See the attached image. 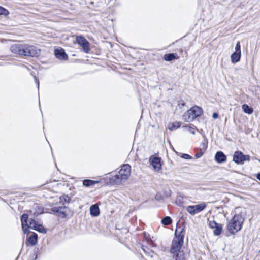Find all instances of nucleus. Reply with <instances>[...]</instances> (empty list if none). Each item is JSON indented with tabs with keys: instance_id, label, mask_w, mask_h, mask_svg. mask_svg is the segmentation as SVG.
<instances>
[{
	"instance_id": "1",
	"label": "nucleus",
	"mask_w": 260,
	"mask_h": 260,
	"mask_svg": "<svg viewBox=\"0 0 260 260\" xmlns=\"http://www.w3.org/2000/svg\"><path fill=\"white\" fill-rule=\"evenodd\" d=\"M11 51L15 54L35 57L40 54V50L28 44H15L11 46Z\"/></svg>"
},
{
	"instance_id": "2",
	"label": "nucleus",
	"mask_w": 260,
	"mask_h": 260,
	"mask_svg": "<svg viewBox=\"0 0 260 260\" xmlns=\"http://www.w3.org/2000/svg\"><path fill=\"white\" fill-rule=\"evenodd\" d=\"M131 167L128 164H124L121 167L119 171L111 176L110 182L113 185H119L126 181L131 174Z\"/></svg>"
},
{
	"instance_id": "3",
	"label": "nucleus",
	"mask_w": 260,
	"mask_h": 260,
	"mask_svg": "<svg viewBox=\"0 0 260 260\" xmlns=\"http://www.w3.org/2000/svg\"><path fill=\"white\" fill-rule=\"evenodd\" d=\"M244 220L241 214H235L227 224V230L231 234H234L241 229Z\"/></svg>"
},
{
	"instance_id": "4",
	"label": "nucleus",
	"mask_w": 260,
	"mask_h": 260,
	"mask_svg": "<svg viewBox=\"0 0 260 260\" xmlns=\"http://www.w3.org/2000/svg\"><path fill=\"white\" fill-rule=\"evenodd\" d=\"M203 112L202 109L197 106H195L187 110L183 115V118L185 121L190 122L196 118L200 116Z\"/></svg>"
},
{
	"instance_id": "5",
	"label": "nucleus",
	"mask_w": 260,
	"mask_h": 260,
	"mask_svg": "<svg viewBox=\"0 0 260 260\" xmlns=\"http://www.w3.org/2000/svg\"><path fill=\"white\" fill-rule=\"evenodd\" d=\"M175 237L172 241L170 249L172 254L181 252L182 251H180V249L184 242V236L180 234L178 235L177 230L175 231Z\"/></svg>"
},
{
	"instance_id": "6",
	"label": "nucleus",
	"mask_w": 260,
	"mask_h": 260,
	"mask_svg": "<svg viewBox=\"0 0 260 260\" xmlns=\"http://www.w3.org/2000/svg\"><path fill=\"white\" fill-rule=\"evenodd\" d=\"M207 205L205 203H202L198 205L189 206L187 207V211L191 215H194L205 209Z\"/></svg>"
},
{
	"instance_id": "7",
	"label": "nucleus",
	"mask_w": 260,
	"mask_h": 260,
	"mask_svg": "<svg viewBox=\"0 0 260 260\" xmlns=\"http://www.w3.org/2000/svg\"><path fill=\"white\" fill-rule=\"evenodd\" d=\"M34 220V219L30 218H28V215L26 214H24L21 216V225L23 231V232L25 234H27L29 232V230L30 229H31L30 226V223H31V221Z\"/></svg>"
},
{
	"instance_id": "8",
	"label": "nucleus",
	"mask_w": 260,
	"mask_h": 260,
	"mask_svg": "<svg viewBox=\"0 0 260 260\" xmlns=\"http://www.w3.org/2000/svg\"><path fill=\"white\" fill-rule=\"evenodd\" d=\"M249 161L250 156L244 155L240 151H236L233 155V161L236 164H243L245 161Z\"/></svg>"
},
{
	"instance_id": "9",
	"label": "nucleus",
	"mask_w": 260,
	"mask_h": 260,
	"mask_svg": "<svg viewBox=\"0 0 260 260\" xmlns=\"http://www.w3.org/2000/svg\"><path fill=\"white\" fill-rule=\"evenodd\" d=\"M76 41L77 43L82 47L85 52H89L90 50L89 44L84 37L81 36L77 37Z\"/></svg>"
},
{
	"instance_id": "10",
	"label": "nucleus",
	"mask_w": 260,
	"mask_h": 260,
	"mask_svg": "<svg viewBox=\"0 0 260 260\" xmlns=\"http://www.w3.org/2000/svg\"><path fill=\"white\" fill-rule=\"evenodd\" d=\"M151 163L155 171L159 172L161 170L160 158L154 157L150 159Z\"/></svg>"
},
{
	"instance_id": "11",
	"label": "nucleus",
	"mask_w": 260,
	"mask_h": 260,
	"mask_svg": "<svg viewBox=\"0 0 260 260\" xmlns=\"http://www.w3.org/2000/svg\"><path fill=\"white\" fill-rule=\"evenodd\" d=\"M31 223L29 225L31 229L35 230L41 233H46L47 231L46 229L41 224H38L35 220H31Z\"/></svg>"
},
{
	"instance_id": "12",
	"label": "nucleus",
	"mask_w": 260,
	"mask_h": 260,
	"mask_svg": "<svg viewBox=\"0 0 260 260\" xmlns=\"http://www.w3.org/2000/svg\"><path fill=\"white\" fill-rule=\"evenodd\" d=\"M55 55L56 58L60 60H67L68 56L66 54L64 49L62 48H57L55 50Z\"/></svg>"
},
{
	"instance_id": "13",
	"label": "nucleus",
	"mask_w": 260,
	"mask_h": 260,
	"mask_svg": "<svg viewBox=\"0 0 260 260\" xmlns=\"http://www.w3.org/2000/svg\"><path fill=\"white\" fill-rule=\"evenodd\" d=\"M215 159L218 163L225 162L226 159V156L221 151H218L215 155Z\"/></svg>"
},
{
	"instance_id": "14",
	"label": "nucleus",
	"mask_w": 260,
	"mask_h": 260,
	"mask_svg": "<svg viewBox=\"0 0 260 260\" xmlns=\"http://www.w3.org/2000/svg\"><path fill=\"white\" fill-rule=\"evenodd\" d=\"M65 210V207H54L51 209L52 212L59 213L62 218L67 216Z\"/></svg>"
},
{
	"instance_id": "15",
	"label": "nucleus",
	"mask_w": 260,
	"mask_h": 260,
	"mask_svg": "<svg viewBox=\"0 0 260 260\" xmlns=\"http://www.w3.org/2000/svg\"><path fill=\"white\" fill-rule=\"evenodd\" d=\"M90 212L92 216H98L100 214V210L99 206L96 204L91 206L90 208Z\"/></svg>"
},
{
	"instance_id": "16",
	"label": "nucleus",
	"mask_w": 260,
	"mask_h": 260,
	"mask_svg": "<svg viewBox=\"0 0 260 260\" xmlns=\"http://www.w3.org/2000/svg\"><path fill=\"white\" fill-rule=\"evenodd\" d=\"M241 58V53L238 52H234L231 56V61L233 63L238 62Z\"/></svg>"
},
{
	"instance_id": "17",
	"label": "nucleus",
	"mask_w": 260,
	"mask_h": 260,
	"mask_svg": "<svg viewBox=\"0 0 260 260\" xmlns=\"http://www.w3.org/2000/svg\"><path fill=\"white\" fill-rule=\"evenodd\" d=\"M181 122L176 121L175 122H173L172 123H170L168 125V128L171 131H173L174 129H176L178 128H179L181 126Z\"/></svg>"
},
{
	"instance_id": "18",
	"label": "nucleus",
	"mask_w": 260,
	"mask_h": 260,
	"mask_svg": "<svg viewBox=\"0 0 260 260\" xmlns=\"http://www.w3.org/2000/svg\"><path fill=\"white\" fill-rule=\"evenodd\" d=\"M173 254L174 255L172 260H186L183 252Z\"/></svg>"
},
{
	"instance_id": "19",
	"label": "nucleus",
	"mask_w": 260,
	"mask_h": 260,
	"mask_svg": "<svg viewBox=\"0 0 260 260\" xmlns=\"http://www.w3.org/2000/svg\"><path fill=\"white\" fill-rule=\"evenodd\" d=\"M38 241V236L36 233H34L28 238V242L29 243L34 246L35 245Z\"/></svg>"
},
{
	"instance_id": "20",
	"label": "nucleus",
	"mask_w": 260,
	"mask_h": 260,
	"mask_svg": "<svg viewBox=\"0 0 260 260\" xmlns=\"http://www.w3.org/2000/svg\"><path fill=\"white\" fill-rule=\"evenodd\" d=\"M99 182V181H94L89 179L84 180L83 182V185L84 186L88 187L90 186H92L95 184H97Z\"/></svg>"
},
{
	"instance_id": "21",
	"label": "nucleus",
	"mask_w": 260,
	"mask_h": 260,
	"mask_svg": "<svg viewBox=\"0 0 260 260\" xmlns=\"http://www.w3.org/2000/svg\"><path fill=\"white\" fill-rule=\"evenodd\" d=\"M213 233L216 236H218L221 234L222 230V226L221 224L217 223L216 226L213 229Z\"/></svg>"
},
{
	"instance_id": "22",
	"label": "nucleus",
	"mask_w": 260,
	"mask_h": 260,
	"mask_svg": "<svg viewBox=\"0 0 260 260\" xmlns=\"http://www.w3.org/2000/svg\"><path fill=\"white\" fill-rule=\"evenodd\" d=\"M242 108L243 111L246 113L251 114L253 113V109L246 104L243 105Z\"/></svg>"
},
{
	"instance_id": "23",
	"label": "nucleus",
	"mask_w": 260,
	"mask_h": 260,
	"mask_svg": "<svg viewBox=\"0 0 260 260\" xmlns=\"http://www.w3.org/2000/svg\"><path fill=\"white\" fill-rule=\"evenodd\" d=\"M176 55L174 53H170L165 54L164 56V59L166 61H172L174 59H177Z\"/></svg>"
},
{
	"instance_id": "24",
	"label": "nucleus",
	"mask_w": 260,
	"mask_h": 260,
	"mask_svg": "<svg viewBox=\"0 0 260 260\" xmlns=\"http://www.w3.org/2000/svg\"><path fill=\"white\" fill-rule=\"evenodd\" d=\"M10 14V12L7 9L0 6V16L7 17Z\"/></svg>"
},
{
	"instance_id": "25",
	"label": "nucleus",
	"mask_w": 260,
	"mask_h": 260,
	"mask_svg": "<svg viewBox=\"0 0 260 260\" xmlns=\"http://www.w3.org/2000/svg\"><path fill=\"white\" fill-rule=\"evenodd\" d=\"M162 223L165 225H170L172 222V220L169 216H166L162 220Z\"/></svg>"
},
{
	"instance_id": "26",
	"label": "nucleus",
	"mask_w": 260,
	"mask_h": 260,
	"mask_svg": "<svg viewBox=\"0 0 260 260\" xmlns=\"http://www.w3.org/2000/svg\"><path fill=\"white\" fill-rule=\"evenodd\" d=\"M71 200V198L68 196H63L60 197V201L63 204L66 203H69Z\"/></svg>"
},
{
	"instance_id": "27",
	"label": "nucleus",
	"mask_w": 260,
	"mask_h": 260,
	"mask_svg": "<svg viewBox=\"0 0 260 260\" xmlns=\"http://www.w3.org/2000/svg\"><path fill=\"white\" fill-rule=\"evenodd\" d=\"M217 224V223H216L214 220H208V225L209 227L212 229H213L214 227L216 226Z\"/></svg>"
},
{
	"instance_id": "28",
	"label": "nucleus",
	"mask_w": 260,
	"mask_h": 260,
	"mask_svg": "<svg viewBox=\"0 0 260 260\" xmlns=\"http://www.w3.org/2000/svg\"><path fill=\"white\" fill-rule=\"evenodd\" d=\"M235 52H238L241 53V46L239 41L237 42L236 43L235 48Z\"/></svg>"
},
{
	"instance_id": "29",
	"label": "nucleus",
	"mask_w": 260,
	"mask_h": 260,
	"mask_svg": "<svg viewBox=\"0 0 260 260\" xmlns=\"http://www.w3.org/2000/svg\"><path fill=\"white\" fill-rule=\"evenodd\" d=\"M184 127H185L187 129H188V130L191 133H192V134H195V132L194 131L193 129V128L192 127H191L190 126H187V125H185L183 126Z\"/></svg>"
},
{
	"instance_id": "30",
	"label": "nucleus",
	"mask_w": 260,
	"mask_h": 260,
	"mask_svg": "<svg viewBox=\"0 0 260 260\" xmlns=\"http://www.w3.org/2000/svg\"><path fill=\"white\" fill-rule=\"evenodd\" d=\"M181 157L186 159H190L191 158V157L187 154H183Z\"/></svg>"
},
{
	"instance_id": "31",
	"label": "nucleus",
	"mask_w": 260,
	"mask_h": 260,
	"mask_svg": "<svg viewBox=\"0 0 260 260\" xmlns=\"http://www.w3.org/2000/svg\"><path fill=\"white\" fill-rule=\"evenodd\" d=\"M34 79H35V83H36L37 85V88L38 89H39V80L36 78V77L35 76H34Z\"/></svg>"
},
{
	"instance_id": "32",
	"label": "nucleus",
	"mask_w": 260,
	"mask_h": 260,
	"mask_svg": "<svg viewBox=\"0 0 260 260\" xmlns=\"http://www.w3.org/2000/svg\"><path fill=\"white\" fill-rule=\"evenodd\" d=\"M203 153L202 152H200L196 154L195 157L196 158H199L201 157L203 155Z\"/></svg>"
},
{
	"instance_id": "33",
	"label": "nucleus",
	"mask_w": 260,
	"mask_h": 260,
	"mask_svg": "<svg viewBox=\"0 0 260 260\" xmlns=\"http://www.w3.org/2000/svg\"><path fill=\"white\" fill-rule=\"evenodd\" d=\"M38 209H39V211L37 213L34 212V214L37 213V214H40L43 213V209L42 208H39Z\"/></svg>"
},
{
	"instance_id": "34",
	"label": "nucleus",
	"mask_w": 260,
	"mask_h": 260,
	"mask_svg": "<svg viewBox=\"0 0 260 260\" xmlns=\"http://www.w3.org/2000/svg\"><path fill=\"white\" fill-rule=\"evenodd\" d=\"M212 117L214 119H216L218 117V114L217 113H214L212 115Z\"/></svg>"
},
{
	"instance_id": "35",
	"label": "nucleus",
	"mask_w": 260,
	"mask_h": 260,
	"mask_svg": "<svg viewBox=\"0 0 260 260\" xmlns=\"http://www.w3.org/2000/svg\"><path fill=\"white\" fill-rule=\"evenodd\" d=\"M257 178L260 181V173L257 175Z\"/></svg>"
},
{
	"instance_id": "36",
	"label": "nucleus",
	"mask_w": 260,
	"mask_h": 260,
	"mask_svg": "<svg viewBox=\"0 0 260 260\" xmlns=\"http://www.w3.org/2000/svg\"><path fill=\"white\" fill-rule=\"evenodd\" d=\"M180 233H182V231H180ZM179 234H180L181 235H182L181 234V233H179V234H178V233H177V235H178Z\"/></svg>"
}]
</instances>
